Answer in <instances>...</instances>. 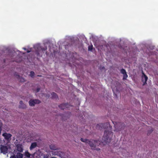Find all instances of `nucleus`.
<instances>
[{"instance_id": "nucleus-1", "label": "nucleus", "mask_w": 158, "mask_h": 158, "mask_svg": "<svg viewBox=\"0 0 158 158\" xmlns=\"http://www.w3.org/2000/svg\"><path fill=\"white\" fill-rule=\"evenodd\" d=\"M96 128L98 129H106L105 130L104 134L102 138V142L106 144L111 141V139L113 135V133L111 131V127L109 123H100L97 125Z\"/></svg>"}, {"instance_id": "nucleus-2", "label": "nucleus", "mask_w": 158, "mask_h": 158, "mask_svg": "<svg viewBox=\"0 0 158 158\" xmlns=\"http://www.w3.org/2000/svg\"><path fill=\"white\" fill-rule=\"evenodd\" d=\"M81 140L82 142L88 144L92 149L96 150H100V148H96V145H98L100 144V143L98 140L93 139L89 140L87 139H84L82 138L81 139Z\"/></svg>"}, {"instance_id": "nucleus-3", "label": "nucleus", "mask_w": 158, "mask_h": 158, "mask_svg": "<svg viewBox=\"0 0 158 158\" xmlns=\"http://www.w3.org/2000/svg\"><path fill=\"white\" fill-rule=\"evenodd\" d=\"M47 49L46 47L42 48L39 46L37 48V49H35V52L37 56H42L43 52L46 51Z\"/></svg>"}, {"instance_id": "nucleus-4", "label": "nucleus", "mask_w": 158, "mask_h": 158, "mask_svg": "<svg viewBox=\"0 0 158 158\" xmlns=\"http://www.w3.org/2000/svg\"><path fill=\"white\" fill-rule=\"evenodd\" d=\"M40 103V101L38 99L30 100L29 102V105L31 106H34L36 104H38Z\"/></svg>"}, {"instance_id": "nucleus-5", "label": "nucleus", "mask_w": 158, "mask_h": 158, "mask_svg": "<svg viewBox=\"0 0 158 158\" xmlns=\"http://www.w3.org/2000/svg\"><path fill=\"white\" fill-rule=\"evenodd\" d=\"M8 149V148L7 146L1 145L0 147L1 152L4 154H6L7 153Z\"/></svg>"}, {"instance_id": "nucleus-6", "label": "nucleus", "mask_w": 158, "mask_h": 158, "mask_svg": "<svg viewBox=\"0 0 158 158\" xmlns=\"http://www.w3.org/2000/svg\"><path fill=\"white\" fill-rule=\"evenodd\" d=\"M142 81L143 83V85H144L145 84H147L146 82L148 79V77L147 76L145 75L143 71H142Z\"/></svg>"}, {"instance_id": "nucleus-7", "label": "nucleus", "mask_w": 158, "mask_h": 158, "mask_svg": "<svg viewBox=\"0 0 158 158\" xmlns=\"http://www.w3.org/2000/svg\"><path fill=\"white\" fill-rule=\"evenodd\" d=\"M17 150L20 152H23V147L22 144L18 143L16 145Z\"/></svg>"}, {"instance_id": "nucleus-8", "label": "nucleus", "mask_w": 158, "mask_h": 158, "mask_svg": "<svg viewBox=\"0 0 158 158\" xmlns=\"http://www.w3.org/2000/svg\"><path fill=\"white\" fill-rule=\"evenodd\" d=\"M69 105L68 104L66 103L61 104L58 106L60 109L64 110L65 108H69Z\"/></svg>"}, {"instance_id": "nucleus-9", "label": "nucleus", "mask_w": 158, "mask_h": 158, "mask_svg": "<svg viewBox=\"0 0 158 158\" xmlns=\"http://www.w3.org/2000/svg\"><path fill=\"white\" fill-rule=\"evenodd\" d=\"M120 72L123 75V80H126L127 77L128 75L127 74V72L125 70L123 69H122L120 70Z\"/></svg>"}, {"instance_id": "nucleus-10", "label": "nucleus", "mask_w": 158, "mask_h": 158, "mask_svg": "<svg viewBox=\"0 0 158 158\" xmlns=\"http://www.w3.org/2000/svg\"><path fill=\"white\" fill-rule=\"evenodd\" d=\"M124 124L123 123H118L116 124V125H115V128H118V127H119L118 129L117 130V131H121V129L122 128V126H124Z\"/></svg>"}, {"instance_id": "nucleus-11", "label": "nucleus", "mask_w": 158, "mask_h": 158, "mask_svg": "<svg viewBox=\"0 0 158 158\" xmlns=\"http://www.w3.org/2000/svg\"><path fill=\"white\" fill-rule=\"evenodd\" d=\"M2 135L4 137L5 139H6L8 140L10 139L12 136V135L10 133H3Z\"/></svg>"}, {"instance_id": "nucleus-12", "label": "nucleus", "mask_w": 158, "mask_h": 158, "mask_svg": "<svg viewBox=\"0 0 158 158\" xmlns=\"http://www.w3.org/2000/svg\"><path fill=\"white\" fill-rule=\"evenodd\" d=\"M32 155L29 153L27 151H26L23 154V158H31L30 157Z\"/></svg>"}, {"instance_id": "nucleus-13", "label": "nucleus", "mask_w": 158, "mask_h": 158, "mask_svg": "<svg viewBox=\"0 0 158 158\" xmlns=\"http://www.w3.org/2000/svg\"><path fill=\"white\" fill-rule=\"evenodd\" d=\"M15 77L17 78L21 82H24L25 81L24 78H23L22 77H20L19 75L16 74Z\"/></svg>"}, {"instance_id": "nucleus-14", "label": "nucleus", "mask_w": 158, "mask_h": 158, "mask_svg": "<svg viewBox=\"0 0 158 158\" xmlns=\"http://www.w3.org/2000/svg\"><path fill=\"white\" fill-rule=\"evenodd\" d=\"M20 105H19V107L22 108H25L26 107V105L24 104L22 101H20L19 102Z\"/></svg>"}, {"instance_id": "nucleus-15", "label": "nucleus", "mask_w": 158, "mask_h": 158, "mask_svg": "<svg viewBox=\"0 0 158 158\" xmlns=\"http://www.w3.org/2000/svg\"><path fill=\"white\" fill-rule=\"evenodd\" d=\"M37 146V143L36 142H34L31 143L30 147V149L31 150L33 149Z\"/></svg>"}, {"instance_id": "nucleus-16", "label": "nucleus", "mask_w": 158, "mask_h": 158, "mask_svg": "<svg viewBox=\"0 0 158 158\" xmlns=\"http://www.w3.org/2000/svg\"><path fill=\"white\" fill-rule=\"evenodd\" d=\"M16 156V158H23V154H22L20 152L17 153Z\"/></svg>"}, {"instance_id": "nucleus-17", "label": "nucleus", "mask_w": 158, "mask_h": 158, "mask_svg": "<svg viewBox=\"0 0 158 158\" xmlns=\"http://www.w3.org/2000/svg\"><path fill=\"white\" fill-rule=\"evenodd\" d=\"M50 148L52 150H56L58 149L54 145L51 144L50 146Z\"/></svg>"}, {"instance_id": "nucleus-18", "label": "nucleus", "mask_w": 158, "mask_h": 158, "mask_svg": "<svg viewBox=\"0 0 158 158\" xmlns=\"http://www.w3.org/2000/svg\"><path fill=\"white\" fill-rule=\"evenodd\" d=\"M51 95L52 96V98H58V96L57 95V94L54 92H52L51 94Z\"/></svg>"}, {"instance_id": "nucleus-19", "label": "nucleus", "mask_w": 158, "mask_h": 158, "mask_svg": "<svg viewBox=\"0 0 158 158\" xmlns=\"http://www.w3.org/2000/svg\"><path fill=\"white\" fill-rule=\"evenodd\" d=\"M35 75V73L33 71H31L30 72V76L31 77H33Z\"/></svg>"}, {"instance_id": "nucleus-20", "label": "nucleus", "mask_w": 158, "mask_h": 158, "mask_svg": "<svg viewBox=\"0 0 158 158\" xmlns=\"http://www.w3.org/2000/svg\"><path fill=\"white\" fill-rule=\"evenodd\" d=\"M93 46L92 45L89 46L88 47V49L89 51H92L93 49Z\"/></svg>"}, {"instance_id": "nucleus-21", "label": "nucleus", "mask_w": 158, "mask_h": 158, "mask_svg": "<svg viewBox=\"0 0 158 158\" xmlns=\"http://www.w3.org/2000/svg\"><path fill=\"white\" fill-rule=\"evenodd\" d=\"M40 88H37L36 89V93L40 91Z\"/></svg>"}, {"instance_id": "nucleus-22", "label": "nucleus", "mask_w": 158, "mask_h": 158, "mask_svg": "<svg viewBox=\"0 0 158 158\" xmlns=\"http://www.w3.org/2000/svg\"><path fill=\"white\" fill-rule=\"evenodd\" d=\"M48 157V156L47 155H45L44 156V158H49Z\"/></svg>"}, {"instance_id": "nucleus-23", "label": "nucleus", "mask_w": 158, "mask_h": 158, "mask_svg": "<svg viewBox=\"0 0 158 158\" xmlns=\"http://www.w3.org/2000/svg\"><path fill=\"white\" fill-rule=\"evenodd\" d=\"M10 158H16V157L15 155H14L12 156H10Z\"/></svg>"}, {"instance_id": "nucleus-24", "label": "nucleus", "mask_w": 158, "mask_h": 158, "mask_svg": "<svg viewBox=\"0 0 158 158\" xmlns=\"http://www.w3.org/2000/svg\"><path fill=\"white\" fill-rule=\"evenodd\" d=\"M152 131H152H148V134H150L151 133Z\"/></svg>"}, {"instance_id": "nucleus-25", "label": "nucleus", "mask_w": 158, "mask_h": 158, "mask_svg": "<svg viewBox=\"0 0 158 158\" xmlns=\"http://www.w3.org/2000/svg\"><path fill=\"white\" fill-rule=\"evenodd\" d=\"M49 158H56V157H55L52 156V157H50Z\"/></svg>"}, {"instance_id": "nucleus-26", "label": "nucleus", "mask_w": 158, "mask_h": 158, "mask_svg": "<svg viewBox=\"0 0 158 158\" xmlns=\"http://www.w3.org/2000/svg\"><path fill=\"white\" fill-rule=\"evenodd\" d=\"M105 69V67H103L102 68H100L101 69Z\"/></svg>"}, {"instance_id": "nucleus-27", "label": "nucleus", "mask_w": 158, "mask_h": 158, "mask_svg": "<svg viewBox=\"0 0 158 158\" xmlns=\"http://www.w3.org/2000/svg\"><path fill=\"white\" fill-rule=\"evenodd\" d=\"M27 53H29V52H30V51H29V50H27Z\"/></svg>"}, {"instance_id": "nucleus-28", "label": "nucleus", "mask_w": 158, "mask_h": 158, "mask_svg": "<svg viewBox=\"0 0 158 158\" xmlns=\"http://www.w3.org/2000/svg\"><path fill=\"white\" fill-rule=\"evenodd\" d=\"M23 49H24V50H26L27 49H26V48H23Z\"/></svg>"}]
</instances>
